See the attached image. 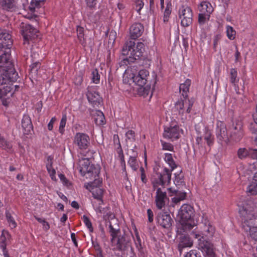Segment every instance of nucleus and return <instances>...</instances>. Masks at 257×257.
I'll return each instance as SVG.
<instances>
[{
    "label": "nucleus",
    "mask_w": 257,
    "mask_h": 257,
    "mask_svg": "<svg viewBox=\"0 0 257 257\" xmlns=\"http://www.w3.org/2000/svg\"><path fill=\"white\" fill-rule=\"evenodd\" d=\"M18 77L11 61V50L7 49L0 56V98L9 93L12 95L13 82L16 81Z\"/></svg>",
    "instance_id": "nucleus-1"
},
{
    "label": "nucleus",
    "mask_w": 257,
    "mask_h": 257,
    "mask_svg": "<svg viewBox=\"0 0 257 257\" xmlns=\"http://www.w3.org/2000/svg\"><path fill=\"white\" fill-rule=\"evenodd\" d=\"M238 212L242 220V228L250 236L257 241V200L247 199L238 204Z\"/></svg>",
    "instance_id": "nucleus-2"
},
{
    "label": "nucleus",
    "mask_w": 257,
    "mask_h": 257,
    "mask_svg": "<svg viewBox=\"0 0 257 257\" xmlns=\"http://www.w3.org/2000/svg\"><path fill=\"white\" fill-rule=\"evenodd\" d=\"M171 181V173L168 168L165 167L157 172L152 179L153 189L156 190L155 196V203L158 209L165 208L169 202V198L167 193L163 191L160 186L164 187L166 184L170 183Z\"/></svg>",
    "instance_id": "nucleus-3"
},
{
    "label": "nucleus",
    "mask_w": 257,
    "mask_h": 257,
    "mask_svg": "<svg viewBox=\"0 0 257 257\" xmlns=\"http://www.w3.org/2000/svg\"><path fill=\"white\" fill-rule=\"evenodd\" d=\"M194 216V209L191 205L185 204L181 207L178 216L182 221V227L184 231L190 230L196 225Z\"/></svg>",
    "instance_id": "nucleus-4"
},
{
    "label": "nucleus",
    "mask_w": 257,
    "mask_h": 257,
    "mask_svg": "<svg viewBox=\"0 0 257 257\" xmlns=\"http://www.w3.org/2000/svg\"><path fill=\"white\" fill-rule=\"evenodd\" d=\"M145 45L143 42H138L137 43L133 40L127 41L122 48L123 55H130V58L134 60L139 59L145 51Z\"/></svg>",
    "instance_id": "nucleus-5"
},
{
    "label": "nucleus",
    "mask_w": 257,
    "mask_h": 257,
    "mask_svg": "<svg viewBox=\"0 0 257 257\" xmlns=\"http://www.w3.org/2000/svg\"><path fill=\"white\" fill-rule=\"evenodd\" d=\"M79 172L82 176L86 178H95L98 176L99 171L92 164H90L87 159L79 161Z\"/></svg>",
    "instance_id": "nucleus-6"
},
{
    "label": "nucleus",
    "mask_w": 257,
    "mask_h": 257,
    "mask_svg": "<svg viewBox=\"0 0 257 257\" xmlns=\"http://www.w3.org/2000/svg\"><path fill=\"white\" fill-rule=\"evenodd\" d=\"M243 123L239 119H233L228 125L230 139L236 142H239L243 136Z\"/></svg>",
    "instance_id": "nucleus-7"
},
{
    "label": "nucleus",
    "mask_w": 257,
    "mask_h": 257,
    "mask_svg": "<svg viewBox=\"0 0 257 257\" xmlns=\"http://www.w3.org/2000/svg\"><path fill=\"white\" fill-rule=\"evenodd\" d=\"M194 101L193 98L189 99L188 98L183 97L176 102L175 107L177 110L179 114L182 117L186 116L187 114L191 112L192 107L193 105ZM183 119V117H182Z\"/></svg>",
    "instance_id": "nucleus-8"
},
{
    "label": "nucleus",
    "mask_w": 257,
    "mask_h": 257,
    "mask_svg": "<svg viewBox=\"0 0 257 257\" xmlns=\"http://www.w3.org/2000/svg\"><path fill=\"white\" fill-rule=\"evenodd\" d=\"M216 136L218 143L221 145H227L229 143L230 136H228L226 125L223 121L217 122Z\"/></svg>",
    "instance_id": "nucleus-9"
},
{
    "label": "nucleus",
    "mask_w": 257,
    "mask_h": 257,
    "mask_svg": "<svg viewBox=\"0 0 257 257\" xmlns=\"http://www.w3.org/2000/svg\"><path fill=\"white\" fill-rule=\"evenodd\" d=\"M183 130L177 124H170L164 127L163 136L164 138L174 141L180 137L181 133Z\"/></svg>",
    "instance_id": "nucleus-10"
},
{
    "label": "nucleus",
    "mask_w": 257,
    "mask_h": 257,
    "mask_svg": "<svg viewBox=\"0 0 257 257\" xmlns=\"http://www.w3.org/2000/svg\"><path fill=\"white\" fill-rule=\"evenodd\" d=\"M179 17L181 20V25L187 27L191 25L193 20V12L190 7L183 6L179 10Z\"/></svg>",
    "instance_id": "nucleus-11"
},
{
    "label": "nucleus",
    "mask_w": 257,
    "mask_h": 257,
    "mask_svg": "<svg viewBox=\"0 0 257 257\" xmlns=\"http://www.w3.org/2000/svg\"><path fill=\"white\" fill-rule=\"evenodd\" d=\"M201 229V230L198 233L193 231L192 233V235L195 238H199L201 236L211 237L213 236L215 231L214 226L209 220H205L202 223Z\"/></svg>",
    "instance_id": "nucleus-12"
},
{
    "label": "nucleus",
    "mask_w": 257,
    "mask_h": 257,
    "mask_svg": "<svg viewBox=\"0 0 257 257\" xmlns=\"http://www.w3.org/2000/svg\"><path fill=\"white\" fill-rule=\"evenodd\" d=\"M73 143L80 152L84 151L90 145V138L86 134L77 133L74 136Z\"/></svg>",
    "instance_id": "nucleus-13"
},
{
    "label": "nucleus",
    "mask_w": 257,
    "mask_h": 257,
    "mask_svg": "<svg viewBox=\"0 0 257 257\" xmlns=\"http://www.w3.org/2000/svg\"><path fill=\"white\" fill-rule=\"evenodd\" d=\"M21 32L23 37L25 44H29V41L37 37L38 31L30 24L22 23L21 26Z\"/></svg>",
    "instance_id": "nucleus-14"
},
{
    "label": "nucleus",
    "mask_w": 257,
    "mask_h": 257,
    "mask_svg": "<svg viewBox=\"0 0 257 257\" xmlns=\"http://www.w3.org/2000/svg\"><path fill=\"white\" fill-rule=\"evenodd\" d=\"M198 239L199 241L198 248L209 257H214L215 254L212 244L206 240L203 236H201Z\"/></svg>",
    "instance_id": "nucleus-15"
},
{
    "label": "nucleus",
    "mask_w": 257,
    "mask_h": 257,
    "mask_svg": "<svg viewBox=\"0 0 257 257\" xmlns=\"http://www.w3.org/2000/svg\"><path fill=\"white\" fill-rule=\"evenodd\" d=\"M156 219L159 225L167 229L169 228L172 226L173 222L170 215L164 212L158 213Z\"/></svg>",
    "instance_id": "nucleus-16"
},
{
    "label": "nucleus",
    "mask_w": 257,
    "mask_h": 257,
    "mask_svg": "<svg viewBox=\"0 0 257 257\" xmlns=\"http://www.w3.org/2000/svg\"><path fill=\"white\" fill-rule=\"evenodd\" d=\"M13 45L12 36L6 30L0 31V48L10 49Z\"/></svg>",
    "instance_id": "nucleus-17"
},
{
    "label": "nucleus",
    "mask_w": 257,
    "mask_h": 257,
    "mask_svg": "<svg viewBox=\"0 0 257 257\" xmlns=\"http://www.w3.org/2000/svg\"><path fill=\"white\" fill-rule=\"evenodd\" d=\"M149 77V72L146 69H141L133 77V82L137 85L143 87L145 86Z\"/></svg>",
    "instance_id": "nucleus-18"
},
{
    "label": "nucleus",
    "mask_w": 257,
    "mask_h": 257,
    "mask_svg": "<svg viewBox=\"0 0 257 257\" xmlns=\"http://www.w3.org/2000/svg\"><path fill=\"white\" fill-rule=\"evenodd\" d=\"M86 96L88 101L93 107L98 106L102 101L98 92L94 89L88 88Z\"/></svg>",
    "instance_id": "nucleus-19"
},
{
    "label": "nucleus",
    "mask_w": 257,
    "mask_h": 257,
    "mask_svg": "<svg viewBox=\"0 0 257 257\" xmlns=\"http://www.w3.org/2000/svg\"><path fill=\"white\" fill-rule=\"evenodd\" d=\"M144 31L143 25L140 23L133 24L130 28V38L135 40L141 36Z\"/></svg>",
    "instance_id": "nucleus-20"
},
{
    "label": "nucleus",
    "mask_w": 257,
    "mask_h": 257,
    "mask_svg": "<svg viewBox=\"0 0 257 257\" xmlns=\"http://www.w3.org/2000/svg\"><path fill=\"white\" fill-rule=\"evenodd\" d=\"M168 190L169 193L171 194L170 196L175 195L172 198V203L174 205L179 204L181 201L184 200L186 197L187 194L184 191H180L172 188H169Z\"/></svg>",
    "instance_id": "nucleus-21"
},
{
    "label": "nucleus",
    "mask_w": 257,
    "mask_h": 257,
    "mask_svg": "<svg viewBox=\"0 0 257 257\" xmlns=\"http://www.w3.org/2000/svg\"><path fill=\"white\" fill-rule=\"evenodd\" d=\"M136 146L134 149L128 151V154H131L129 159L127 161L128 165L132 168L133 171H137L139 167V162L137 159L138 157V152L135 150Z\"/></svg>",
    "instance_id": "nucleus-22"
},
{
    "label": "nucleus",
    "mask_w": 257,
    "mask_h": 257,
    "mask_svg": "<svg viewBox=\"0 0 257 257\" xmlns=\"http://www.w3.org/2000/svg\"><path fill=\"white\" fill-rule=\"evenodd\" d=\"M86 188L92 192L94 199H102L104 190L97 187H94L92 182L88 183L85 185Z\"/></svg>",
    "instance_id": "nucleus-23"
},
{
    "label": "nucleus",
    "mask_w": 257,
    "mask_h": 257,
    "mask_svg": "<svg viewBox=\"0 0 257 257\" xmlns=\"http://www.w3.org/2000/svg\"><path fill=\"white\" fill-rule=\"evenodd\" d=\"M22 126L23 133L26 135L29 134L33 130V124L31 119L28 115H24L22 120Z\"/></svg>",
    "instance_id": "nucleus-24"
},
{
    "label": "nucleus",
    "mask_w": 257,
    "mask_h": 257,
    "mask_svg": "<svg viewBox=\"0 0 257 257\" xmlns=\"http://www.w3.org/2000/svg\"><path fill=\"white\" fill-rule=\"evenodd\" d=\"M193 245V241L191 238L186 235L181 236L180 241L178 244V249L180 252H182L185 247H190Z\"/></svg>",
    "instance_id": "nucleus-25"
},
{
    "label": "nucleus",
    "mask_w": 257,
    "mask_h": 257,
    "mask_svg": "<svg viewBox=\"0 0 257 257\" xmlns=\"http://www.w3.org/2000/svg\"><path fill=\"white\" fill-rule=\"evenodd\" d=\"M239 80L237 77V71L235 68H231L230 71V82L234 86L236 93H239V87L238 85Z\"/></svg>",
    "instance_id": "nucleus-26"
},
{
    "label": "nucleus",
    "mask_w": 257,
    "mask_h": 257,
    "mask_svg": "<svg viewBox=\"0 0 257 257\" xmlns=\"http://www.w3.org/2000/svg\"><path fill=\"white\" fill-rule=\"evenodd\" d=\"M200 13L206 14L207 16H210L213 11L211 4L207 1L202 2L198 7Z\"/></svg>",
    "instance_id": "nucleus-27"
},
{
    "label": "nucleus",
    "mask_w": 257,
    "mask_h": 257,
    "mask_svg": "<svg viewBox=\"0 0 257 257\" xmlns=\"http://www.w3.org/2000/svg\"><path fill=\"white\" fill-rule=\"evenodd\" d=\"M116 248L119 250H124L128 245V242L123 236H119L116 237L115 243Z\"/></svg>",
    "instance_id": "nucleus-28"
},
{
    "label": "nucleus",
    "mask_w": 257,
    "mask_h": 257,
    "mask_svg": "<svg viewBox=\"0 0 257 257\" xmlns=\"http://www.w3.org/2000/svg\"><path fill=\"white\" fill-rule=\"evenodd\" d=\"M92 247L93 252L91 254L94 257H104L101 247L97 241L92 240Z\"/></svg>",
    "instance_id": "nucleus-29"
},
{
    "label": "nucleus",
    "mask_w": 257,
    "mask_h": 257,
    "mask_svg": "<svg viewBox=\"0 0 257 257\" xmlns=\"http://www.w3.org/2000/svg\"><path fill=\"white\" fill-rule=\"evenodd\" d=\"M164 159L166 163H167L170 167L171 169H169L171 173V176H172V172L177 168V165L175 163L173 158V155L171 153H165Z\"/></svg>",
    "instance_id": "nucleus-30"
},
{
    "label": "nucleus",
    "mask_w": 257,
    "mask_h": 257,
    "mask_svg": "<svg viewBox=\"0 0 257 257\" xmlns=\"http://www.w3.org/2000/svg\"><path fill=\"white\" fill-rule=\"evenodd\" d=\"M191 83V80L189 79H187L183 83H181L180 85V92H182V95L183 97L188 98V93L189 90Z\"/></svg>",
    "instance_id": "nucleus-31"
},
{
    "label": "nucleus",
    "mask_w": 257,
    "mask_h": 257,
    "mask_svg": "<svg viewBox=\"0 0 257 257\" xmlns=\"http://www.w3.org/2000/svg\"><path fill=\"white\" fill-rule=\"evenodd\" d=\"M203 137L209 147H210L213 145L214 142V136L211 131L208 128H205Z\"/></svg>",
    "instance_id": "nucleus-32"
},
{
    "label": "nucleus",
    "mask_w": 257,
    "mask_h": 257,
    "mask_svg": "<svg viewBox=\"0 0 257 257\" xmlns=\"http://www.w3.org/2000/svg\"><path fill=\"white\" fill-rule=\"evenodd\" d=\"M49 160L50 162L46 164V169L49 174L51 179L53 181H56L57 178L56 177V170L53 168V162L50 156H49L48 158V161H49Z\"/></svg>",
    "instance_id": "nucleus-33"
},
{
    "label": "nucleus",
    "mask_w": 257,
    "mask_h": 257,
    "mask_svg": "<svg viewBox=\"0 0 257 257\" xmlns=\"http://www.w3.org/2000/svg\"><path fill=\"white\" fill-rule=\"evenodd\" d=\"M95 123L97 125H102L105 123V118L101 111L96 110L94 116Z\"/></svg>",
    "instance_id": "nucleus-34"
},
{
    "label": "nucleus",
    "mask_w": 257,
    "mask_h": 257,
    "mask_svg": "<svg viewBox=\"0 0 257 257\" xmlns=\"http://www.w3.org/2000/svg\"><path fill=\"white\" fill-rule=\"evenodd\" d=\"M95 200L92 201V204L94 210L97 213H104L105 209L102 207L103 204L102 199H95Z\"/></svg>",
    "instance_id": "nucleus-35"
},
{
    "label": "nucleus",
    "mask_w": 257,
    "mask_h": 257,
    "mask_svg": "<svg viewBox=\"0 0 257 257\" xmlns=\"http://www.w3.org/2000/svg\"><path fill=\"white\" fill-rule=\"evenodd\" d=\"M253 150L248 149L245 148H240L237 151V157L241 160L244 159L249 156H250L251 157V153Z\"/></svg>",
    "instance_id": "nucleus-36"
},
{
    "label": "nucleus",
    "mask_w": 257,
    "mask_h": 257,
    "mask_svg": "<svg viewBox=\"0 0 257 257\" xmlns=\"http://www.w3.org/2000/svg\"><path fill=\"white\" fill-rule=\"evenodd\" d=\"M84 29L83 27L78 26L76 29L77 38L79 43L84 47L86 46V41L84 37Z\"/></svg>",
    "instance_id": "nucleus-37"
},
{
    "label": "nucleus",
    "mask_w": 257,
    "mask_h": 257,
    "mask_svg": "<svg viewBox=\"0 0 257 257\" xmlns=\"http://www.w3.org/2000/svg\"><path fill=\"white\" fill-rule=\"evenodd\" d=\"M4 10L8 11H13L15 9L14 0H0Z\"/></svg>",
    "instance_id": "nucleus-38"
},
{
    "label": "nucleus",
    "mask_w": 257,
    "mask_h": 257,
    "mask_svg": "<svg viewBox=\"0 0 257 257\" xmlns=\"http://www.w3.org/2000/svg\"><path fill=\"white\" fill-rule=\"evenodd\" d=\"M6 217L9 226L11 229L15 228L17 226V223L15 221L14 217L12 216V214L7 210L5 212Z\"/></svg>",
    "instance_id": "nucleus-39"
},
{
    "label": "nucleus",
    "mask_w": 257,
    "mask_h": 257,
    "mask_svg": "<svg viewBox=\"0 0 257 257\" xmlns=\"http://www.w3.org/2000/svg\"><path fill=\"white\" fill-rule=\"evenodd\" d=\"M0 148L7 151H10L12 148L11 143L7 141L1 135H0Z\"/></svg>",
    "instance_id": "nucleus-40"
},
{
    "label": "nucleus",
    "mask_w": 257,
    "mask_h": 257,
    "mask_svg": "<svg viewBox=\"0 0 257 257\" xmlns=\"http://www.w3.org/2000/svg\"><path fill=\"white\" fill-rule=\"evenodd\" d=\"M109 232L111 236V241L112 243H114L116 239V237L117 236L118 232L119 231V229L118 228H114L111 222H109Z\"/></svg>",
    "instance_id": "nucleus-41"
},
{
    "label": "nucleus",
    "mask_w": 257,
    "mask_h": 257,
    "mask_svg": "<svg viewBox=\"0 0 257 257\" xmlns=\"http://www.w3.org/2000/svg\"><path fill=\"white\" fill-rule=\"evenodd\" d=\"M226 33L227 38L229 40H233L235 39L236 35V31L232 27L229 25H227L226 26Z\"/></svg>",
    "instance_id": "nucleus-42"
},
{
    "label": "nucleus",
    "mask_w": 257,
    "mask_h": 257,
    "mask_svg": "<svg viewBox=\"0 0 257 257\" xmlns=\"http://www.w3.org/2000/svg\"><path fill=\"white\" fill-rule=\"evenodd\" d=\"M135 233L136 238H134L135 243V245L138 249V250L141 252L143 249V247L142 245V241L141 239L140 238V236L139 235V232L137 230V229L136 228L135 230Z\"/></svg>",
    "instance_id": "nucleus-43"
},
{
    "label": "nucleus",
    "mask_w": 257,
    "mask_h": 257,
    "mask_svg": "<svg viewBox=\"0 0 257 257\" xmlns=\"http://www.w3.org/2000/svg\"><path fill=\"white\" fill-rule=\"evenodd\" d=\"M44 1L38 0H31L30 4L28 6V8L31 12H33L35 11L36 8H39L41 7V4H43Z\"/></svg>",
    "instance_id": "nucleus-44"
},
{
    "label": "nucleus",
    "mask_w": 257,
    "mask_h": 257,
    "mask_svg": "<svg viewBox=\"0 0 257 257\" xmlns=\"http://www.w3.org/2000/svg\"><path fill=\"white\" fill-rule=\"evenodd\" d=\"M117 153L118 154V157L120 160V164L123 167V169L125 170V161L124 160V156L123 155V151L121 148L120 145H119V148L117 149Z\"/></svg>",
    "instance_id": "nucleus-45"
},
{
    "label": "nucleus",
    "mask_w": 257,
    "mask_h": 257,
    "mask_svg": "<svg viewBox=\"0 0 257 257\" xmlns=\"http://www.w3.org/2000/svg\"><path fill=\"white\" fill-rule=\"evenodd\" d=\"M100 75L97 69H93L91 72V81L95 84H98L100 82Z\"/></svg>",
    "instance_id": "nucleus-46"
},
{
    "label": "nucleus",
    "mask_w": 257,
    "mask_h": 257,
    "mask_svg": "<svg viewBox=\"0 0 257 257\" xmlns=\"http://www.w3.org/2000/svg\"><path fill=\"white\" fill-rule=\"evenodd\" d=\"M67 121V116L66 114H63L61 119L59 127V132L61 135H63L65 132V127Z\"/></svg>",
    "instance_id": "nucleus-47"
},
{
    "label": "nucleus",
    "mask_w": 257,
    "mask_h": 257,
    "mask_svg": "<svg viewBox=\"0 0 257 257\" xmlns=\"http://www.w3.org/2000/svg\"><path fill=\"white\" fill-rule=\"evenodd\" d=\"M247 192L250 195L257 194V183L252 182L249 185L247 188Z\"/></svg>",
    "instance_id": "nucleus-48"
},
{
    "label": "nucleus",
    "mask_w": 257,
    "mask_h": 257,
    "mask_svg": "<svg viewBox=\"0 0 257 257\" xmlns=\"http://www.w3.org/2000/svg\"><path fill=\"white\" fill-rule=\"evenodd\" d=\"M161 144L162 147V150L164 151H169L174 152V146L170 143L166 142L164 141L161 140Z\"/></svg>",
    "instance_id": "nucleus-49"
},
{
    "label": "nucleus",
    "mask_w": 257,
    "mask_h": 257,
    "mask_svg": "<svg viewBox=\"0 0 257 257\" xmlns=\"http://www.w3.org/2000/svg\"><path fill=\"white\" fill-rule=\"evenodd\" d=\"M83 222L85 224V226L88 229L90 232H93V228L92 227V223L89 218L86 215H83L82 217Z\"/></svg>",
    "instance_id": "nucleus-50"
},
{
    "label": "nucleus",
    "mask_w": 257,
    "mask_h": 257,
    "mask_svg": "<svg viewBox=\"0 0 257 257\" xmlns=\"http://www.w3.org/2000/svg\"><path fill=\"white\" fill-rule=\"evenodd\" d=\"M144 6V3L142 0H136L135 2L134 9L140 14V11Z\"/></svg>",
    "instance_id": "nucleus-51"
},
{
    "label": "nucleus",
    "mask_w": 257,
    "mask_h": 257,
    "mask_svg": "<svg viewBox=\"0 0 257 257\" xmlns=\"http://www.w3.org/2000/svg\"><path fill=\"white\" fill-rule=\"evenodd\" d=\"M206 14H203L200 13L198 16V23L200 25H203L205 24L206 20L209 19L210 16H207Z\"/></svg>",
    "instance_id": "nucleus-52"
},
{
    "label": "nucleus",
    "mask_w": 257,
    "mask_h": 257,
    "mask_svg": "<svg viewBox=\"0 0 257 257\" xmlns=\"http://www.w3.org/2000/svg\"><path fill=\"white\" fill-rule=\"evenodd\" d=\"M126 140L133 142L135 140V133L132 130H129L125 133Z\"/></svg>",
    "instance_id": "nucleus-53"
},
{
    "label": "nucleus",
    "mask_w": 257,
    "mask_h": 257,
    "mask_svg": "<svg viewBox=\"0 0 257 257\" xmlns=\"http://www.w3.org/2000/svg\"><path fill=\"white\" fill-rule=\"evenodd\" d=\"M0 248L2 249L4 257H10L8 250L7 249V243L4 241H1Z\"/></svg>",
    "instance_id": "nucleus-54"
},
{
    "label": "nucleus",
    "mask_w": 257,
    "mask_h": 257,
    "mask_svg": "<svg viewBox=\"0 0 257 257\" xmlns=\"http://www.w3.org/2000/svg\"><path fill=\"white\" fill-rule=\"evenodd\" d=\"M221 38V36L219 34L215 35L213 37V49L216 51L218 43Z\"/></svg>",
    "instance_id": "nucleus-55"
},
{
    "label": "nucleus",
    "mask_w": 257,
    "mask_h": 257,
    "mask_svg": "<svg viewBox=\"0 0 257 257\" xmlns=\"http://www.w3.org/2000/svg\"><path fill=\"white\" fill-rule=\"evenodd\" d=\"M116 38V33L114 30H111L108 36V42L109 43H114Z\"/></svg>",
    "instance_id": "nucleus-56"
},
{
    "label": "nucleus",
    "mask_w": 257,
    "mask_h": 257,
    "mask_svg": "<svg viewBox=\"0 0 257 257\" xmlns=\"http://www.w3.org/2000/svg\"><path fill=\"white\" fill-rule=\"evenodd\" d=\"M171 13V11L170 10L169 6L167 5L164 14L163 21L164 22H167L168 21Z\"/></svg>",
    "instance_id": "nucleus-57"
},
{
    "label": "nucleus",
    "mask_w": 257,
    "mask_h": 257,
    "mask_svg": "<svg viewBox=\"0 0 257 257\" xmlns=\"http://www.w3.org/2000/svg\"><path fill=\"white\" fill-rule=\"evenodd\" d=\"M185 257H201L200 253L196 250H191L187 252Z\"/></svg>",
    "instance_id": "nucleus-58"
},
{
    "label": "nucleus",
    "mask_w": 257,
    "mask_h": 257,
    "mask_svg": "<svg viewBox=\"0 0 257 257\" xmlns=\"http://www.w3.org/2000/svg\"><path fill=\"white\" fill-rule=\"evenodd\" d=\"M11 236L9 232L8 231L4 230L2 231L1 238V241H4V242H6V240L7 239H9L11 238Z\"/></svg>",
    "instance_id": "nucleus-59"
},
{
    "label": "nucleus",
    "mask_w": 257,
    "mask_h": 257,
    "mask_svg": "<svg viewBox=\"0 0 257 257\" xmlns=\"http://www.w3.org/2000/svg\"><path fill=\"white\" fill-rule=\"evenodd\" d=\"M59 177L64 185L69 186L70 185V183L69 180L66 178L64 174H59Z\"/></svg>",
    "instance_id": "nucleus-60"
},
{
    "label": "nucleus",
    "mask_w": 257,
    "mask_h": 257,
    "mask_svg": "<svg viewBox=\"0 0 257 257\" xmlns=\"http://www.w3.org/2000/svg\"><path fill=\"white\" fill-rule=\"evenodd\" d=\"M88 10H91V9L94 8L96 5V0H86Z\"/></svg>",
    "instance_id": "nucleus-61"
},
{
    "label": "nucleus",
    "mask_w": 257,
    "mask_h": 257,
    "mask_svg": "<svg viewBox=\"0 0 257 257\" xmlns=\"http://www.w3.org/2000/svg\"><path fill=\"white\" fill-rule=\"evenodd\" d=\"M83 77L81 75H76L74 79V83L76 85H80L83 82Z\"/></svg>",
    "instance_id": "nucleus-62"
},
{
    "label": "nucleus",
    "mask_w": 257,
    "mask_h": 257,
    "mask_svg": "<svg viewBox=\"0 0 257 257\" xmlns=\"http://www.w3.org/2000/svg\"><path fill=\"white\" fill-rule=\"evenodd\" d=\"M142 89H143V94L144 96L148 95L150 92H151V95H152V92L151 90V84L150 85H147L146 87H143Z\"/></svg>",
    "instance_id": "nucleus-63"
},
{
    "label": "nucleus",
    "mask_w": 257,
    "mask_h": 257,
    "mask_svg": "<svg viewBox=\"0 0 257 257\" xmlns=\"http://www.w3.org/2000/svg\"><path fill=\"white\" fill-rule=\"evenodd\" d=\"M57 119L55 116L51 118V120H50L48 124V129L49 131H52L53 129V125L55 121H56Z\"/></svg>",
    "instance_id": "nucleus-64"
}]
</instances>
